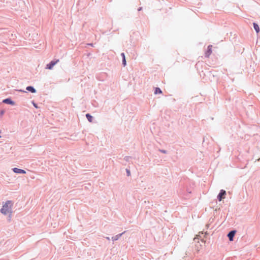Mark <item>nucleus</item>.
Instances as JSON below:
<instances>
[{
    "label": "nucleus",
    "mask_w": 260,
    "mask_h": 260,
    "mask_svg": "<svg viewBox=\"0 0 260 260\" xmlns=\"http://www.w3.org/2000/svg\"><path fill=\"white\" fill-rule=\"evenodd\" d=\"M122 63L123 64L124 66H125L126 65V60H125V57H123V59H122Z\"/></svg>",
    "instance_id": "nucleus-12"
},
{
    "label": "nucleus",
    "mask_w": 260,
    "mask_h": 260,
    "mask_svg": "<svg viewBox=\"0 0 260 260\" xmlns=\"http://www.w3.org/2000/svg\"><path fill=\"white\" fill-rule=\"evenodd\" d=\"M86 116L89 122H92V117L89 114H87Z\"/></svg>",
    "instance_id": "nucleus-10"
},
{
    "label": "nucleus",
    "mask_w": 260,
    "mask_h": 260,
    "mask_svg": "<svg viewBox=\"0 0 260 260\" xmlns=\"http://www.w3.org/2000/svg\"><path fill=\"white\" fill-rule=\"evenodd\" d=\"M212 45L208 46V49H207V51L205 53V55H206V57H209V56L212 53Z\"/></svg>",
    "instance_id": "nucleus-4"
},
{
    "label": "nucleus",
    "mask_w": 260,
    "mask_h": 260,
    "mask_svg": "<svg viewBox=\"0 0 260 260\" xmlns=\"http://www.w3.org/2000/svg\"><path fill=\"white\" fill-rule=\"evenodd\" d=\"M121 56H122L123 58V57H125V55H124V53H121Z\"/></svg>",
    "instance_id": "nucleus-15"
},
{
    "label": "nucleus",
    "mask_w": 260,
    "mask_h": 260,
    "mask_svg": "<svg viewBox=\"0 0 260 260\" xmlns=\"http://www.w3.org/2000/svg\"><path fill=\"white\" fill-rule=\"evenodd\" d=\"M3 102H4V103L8 104H11V105L14 104L13 102V101H12L11 100V99H6L4 100L3 101Z\"/></svg>",
    "instance_id": "nucleus-8"
},
{
    "label": "nucleus",
    "mask_w": 260,
    "mask_h": 260,
    "mask_svg": "<svg viewBox=\"0 0 260 260\" xmlns=\"http://www.w3.org/2000/svg\"><path fill=\"white\" fill-rule=\"evenodd\" d=\"M12 206L13 203L12 201H7L1 210V212L5 215L9 213L11 214Z\"/></svg>",
    "instance_id": "nucleus-1"
},
{
    "label": "nucleus",
    "mask_w": 260,
    "mask_h": 260,
    "mask_svg": "<svg viewBox=\"0 0 260 260\" xmlns=\"http://www.w3.org/2000/svg\"><path fill=\"white\" fill-rule=\"evenodd\" d=\"M59 61V59L52 60L49 63L47 64L46 67V69L52 70L53 67Z\"/></svg>",
    "instance_id": "nucleus-2"
},
{
    "label": "nucleus",
    "mask_w": 260,
    "mask_h": 260,
    "mask_svg": "<svg viewBox=\"0 0 260 260\" xmlns=\"http://www.w3.org/2000/svg\"><path fill=\"white\" fill-rule=\"evenodd\" d=\"M235 234V231H231V232H230L229 233L228 236V237L229 238V240L230 241H233V237L234 236Z\"/></svg>",
    "instance_id": "nucleus-6"
},
{
    "label": "nucleus",
    "mask_w": 260,
    "mask_h": 260,
    "mask_svg": "<svg viewBox=\"0 0 260 260\" xmlns=\"http://www.w3.org/2000/svg\"><path fill=\"white\" fill-rule=\"evenodd\" d=\"M34 106L36 107V108H37V106L36 105V104L34 103Z\"/></svg>",
    "instance_id": "nucleus-16"
},
{
    "label": "nucleus",
    "mask_w": 260,
    "mask_h": 260,
    "mask_svg": "<svg viewBox=\"0 0 260 260\" xmlns=\"http://www.w3.org/2000/svg\"><path fill=\"white\" fill-rule=\"evenodd\" d=\"M180 260H190V258L187 256H184Z\"/></svg>",
    "instance_id": "nucleus-13"
},
{
    "label": "nucleus",
    "mask_w": 260,
    "mask_h": 260,
    "mask_svg": "<svg viewBox=\"0 0 260 260\" xmlns=\"http://www.w3.org/2000/svg\"><path fill=\"white\" fill-rule=\"evenodd\" d=\"M13 170L16 173H18V174H25L26 173V172L24 170L20 169H18L17 168H14V169H13Z\"/></svg>",
    "instance_id": "nucleus-5"
},
{
    "label": "nucleus",
    "mask_w": 260,
    "mask_h": 260,
    "mask_svg": "<svg viewBox=\"0 0 260 260\" xmlns=\"http://www.w3.org/2000/svg\"><path fill=\"white\" fill-rule=\"evenodd\" d=\"M253 27H254V28L256 32L257 33H258L259 31V28L258 25L256 23H253Z\"/></svg>",
    "instance_id": "nucleus-9"
},
{
    "label": "nucleus",
    "mask_w": 260,
    "mask_h": 260,
    "mask_svg": "<svg viewBox=\"0 0 260 260\" xmlns=\"http://www.w3.org/2000/svg\"><path fill=\"white\" fill-rule=\"evenodd\" d=\"M139 11H140L141 10V8H140V9H138Z\"/></svg>",
    "instance_id": "nucleus-17"
},
{
    "label": "nucleus",
    "mask_w": 260,
    "mask_h": 260,
    "mask_svg": "<svg viewBox=\"0 0 260 260\" xmlns=\"http://www.w3.org/2000/svg\"><path fill=\"white\" fill-rule=\"evenodd\" d=\"M126 172H127V175H128V176H129V175H130V174H130V171H129V170H126Z\"/></svg>",
    "instance_id": "nucleus-14"
},
{
    "label": "nucleus",
    "mask_w": 260,
    "mask_h": 260,
    "mask_svg": "<svg viewBox=\"0 0 260 260\" xmlns=\"http://www.w3.org/2000/svg\"><path fill=\"white\" fill-rule=\"evenodd\" d=\"M26 90L31 92L32 93H35L36 91V89L32 86H27L26 87Z\"/></svg>",
    "instance_id": "nucleus-7"
},
{
    "label": "nucleus",
    "mask_w": 260,
    "mask_h": 260,
    "mask_svg": "<svg viewBox=\"0 0 260 260\" xmlns=\"http://www.w3.org/2000/svg\"><path fill=\"white\" fill-rule=\"evenodd\" d=\"M155 94L161 93L162 91L159 88L156 87L154 92Z\"/></svg>",
    "instance_id": "nucleus-11"
},
{
    "label": "nucleus",
    "mask_w": 260,
    "mask_h": 260,
    "mask_svg": "<svg viewBox=\"0 0 260 260\" xmlns=\"http://www.w3.org/2000/svg\"><path fill=\"white\" fill-rule=\"evenodd\" d=\"M226 194V192L224 190H221L220 193L217 196L218 200L219 201H221L222 199L225 198V196Z\"/></svg>",
    "instance_id": "nucleus-3"
}]
</instances>
